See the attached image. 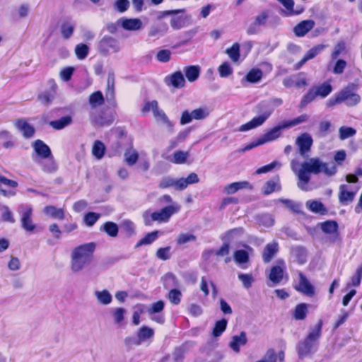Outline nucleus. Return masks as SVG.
Wrapping results in <instances>:
<instances>
[{
	"label": "nucleus",
	"mask_w": 362,
	"mask_h": 362,
	"mask_svg": "<svg viewBox=\"0 0 362 362\" xmlns=\"http://www.w3.org/2000/svg\"><path fill=\"white\" fill-rule=\"evenodd\" d=\"M188 151H177L173 153V158L171 161L175 164L185 163L189 157Z\"/></svg>",
	"instance_id": "4d7b16f0"
},
{
	"label": "nucleus",
	"mask_w": 362,
	"mask_h": 362,
	"mask_svg": "<svg viewBox=\"0 0 362 362\" xmlns=\"http://www.w3.org/2000/svg\"><path fill=\"white\" fill-rule=\"evenodd\" d=\"M278 249L279 245L278 243L276 242L267 244L262 254L263 261L266 263L269 262L273 258V257L278 252Z\"/></svg>",
	"instance_id": "c85d7f7f"
},
{
	"label": "nucleus",
	"mask_w": 362,
	"mask_h": 362,
	"mask_svg": "<svg viewBox=\"0 0 362 362\" xmlns=\"http://www.w3.org/2000/svg\"><path fill=\"white\" fill-rule=\"evenodd\" d=\"M121 228L129 236L132 235L135 232V224L130 220L126 219L121 223Z\"/></svg>",
	"instance_id": "774afa93"
},
{
	"label": "nucleus",
	"mask_w": 362,
	"mask_h": 362,
	"mask_svg": "<svg viewBox=\"0 0 362 362\" xmlns=\"http://www.w3.org/2000/svg\"><path fill=\"white\" fill-rule=\"evenodd\" d=\"M219 75L222 78H226L233 74V68L228 62H223L218 67Z\"/></svg>",
	"instance_id": "e2e57ef3"
},
{
	"label": "nucleus",
	"mask_w": 362,
	"mask_h": 362,
	"mask_svg": "<svg viewBox=\"0 0 362 362\" xmlns=\"http://www.w3.org/2000/svg\"><path fill=\"white\" fill-rule=\"evenodd\" d=\"M240 44L235 42L230 47L226 49V53L228 54L232 62H238L240 57Z\"/></svg>",
	"instance_id": "c03bdc74"
},
{
	"label": "nucleus",
	"mask_w": 362,
	"mask_h": 362,
	"mask_svg": "<svg viewBox=\"0 0 362 362\" xmlns=\"http://www.w3.org/2000/svg\"><path fill=\"white\" fill-rule=\"evenodd\" d=\"M307 80L305 78H300L297 76H291L284 78L283 85L286 88L296 86L300 88L307 86Z\"/></svg>",
	"instance_id": "4be33fe9"
},
{
	"label": "nucleus",
	"mask_w": 362,
	"mask_h": 362,
	"mask_svg": "<svg viewBox=\"0 0 362 362\" xmlns=\"http://www.w3.org/2000/svg\"><path fill=\"white\" fill-rule=\"evenodd\" d=\"M284 276V269L280 266H274L271 269L269 279L275 284L280 283Z\"/></svg>",
	"instance_id": "58836bf2"
},
{
	"label": "nucleus",
	"mask_w": 362,
	"mask_h": 362,
	"mask_svg": "<svg viewBox=\"0 0 362 362\" xmlns=\"http://www.w3.org/2000/svg\"><path fill=\"white\" fill-rule=\"evenodd\" d=\"M247 343V338L245 332H241L238 335L232 337L229 343V347L235 353H239L240 346H245Z\"/></svg>",
	"instance_id": "a211bd4d"
},
{
	"label": "nucleus",
	"mask_w": 362,
	"mask_h": 362,
	"mask_svg": "<svg viewBox=\"0 0 362 362\" xmlns=\"http://www.w3.org/2000/svg\"><path fill=\"white\" fill-rule=\"evenodd\" d=\"M349 187L343 184L339 188V202L342 205H348L351 203L356 194V192L349 191Z\"/></svg>",
	"instance_id": "4468645a"
},
{
	"label": "nucleus",
	"mask_w": 362,
	"mask_h": 362,
	"mask_svg": "<svg viewBox=\"0 0 362 362\" xmlns=\"http://www.w3.org/2000/svg\"><path fill=\"white\" fill-rule=\"evenodd\" d=\"M315 26L313 20H305L297 24L293 28V33L297 37L305 36Z\"/></svg>",
	"instance_id": "6ab92c4d"
},
{
	"label": "nucleus",
	"mask_w": 362,
	"mask_h": 362,
	"mask_svg": "<svg viewBox=\"0 0 362 362\" xmlns=\"http://www.w3.org/2000/svg\"><path fill=\"white\" fill-rule=\"evenodd\" d=\"M0 144L6 149L13 148L16 146L14 136L8 131H0Z\"/></svg>",
	"instance_id": "5701e85b"
},
{
	"label": "nucleus",
	"mask_w": 362,
	"mask_h": 362,
	"mask_svg": "<svg viewBox=\"0 0 362 362\" xmlns=\"http://www.w3.org/2000/svg\"><path fill=\"white\" fill-rule=\"evenodd\" d=\"M356 131L352 127H341L339 129V137L341 140H344L354 136Z\"/></svg>",
	"instance_id": "69168bd1"
},
{
	"label": "nucleus",
	"mask_w": 362,
	"mask_h": 362,
	"mask_svg": "<svg viewBox=\"0 0 362 362\" xmlns=\"http://www.w3.org/2000/svg\"><path fill=\"white\" fill-rule=\"evenodd\" d=\"M124 158L126 163L129 165H134L138 160L139 153L132 146L126 149L124 153Z\"/></svg>",
	"instance_id": "7c9ffc66"
},
{
	"label": "nucleus",
	"mask_w": 362,
	"mask_h": 362,
	"mask_svg": "<svg viewBox=\"0 0 362 362\" xmlns=\"http://www.w3.org/2000/svg\"><path fill=\"white\" fill-rule=\"evenodd\" d=\"M182 293L177 288H172L168 293V298L170 302L173 305H178L182 298Z\"/></svg>",
	"instance_id": "052dcab7"
},
{
	"label": "nucleus",
	"mask_w": 362,
	"mask_h": 362,
	"mask_svg": "<svg viewBox=\"0 0 362 362\" xmlns=\"http://www.w3.org/2000/svg\"><path fill=\"white\" fill-rule=\"evenodd\" d=\"M106 98L107 100L115 99V74H114V73L108 74Z\"/></svg>",
	"instance_id": "a18cd8bd"
},
{
	"label": "nucleus",
	"mask_w": 362,
	"mask_h": 362,
	"mask_svg": "<svg viewBox=\"0 0 362 362\" xmlns=\"http://www.w3.org/2000/svg\"><path fill=\"white\" fill-rule=\"evenodd\" d=\"M104 103V97L100 91H96L92 93L89 97V103L91 106L90 111H96L95 107L103 105Z\"/></svg>",
	"instance_id": "f704fd0d"
},
{
	"label": "nucleus",
	"mask_w": 362,
	"mask_h": 362,
	"mask_svg": "<svg viewBox=\"0 0 362 362\" xmlns=\"http://www.w3.org/2000/svg\"><path fill=\"white\" fill-rule=\"evenodd\" d=\"M179 182V187L181 191L186 189L189 185L198 183L199 182V179L195 173H192L187 178H180Z\"/></svg>",
	"instance_id": "e433bc0d"
},
{
	"label": "nucleus",
	"mask_w": 362,
	"mask_h": 362,
	"mask_svg": "<svg viewBox=\"0 0 362 362\" xmlns=\"http://www.w3.org/2000/svg\"><path fill=\"white\" fill-rule=\"evenodd\" d=\"M15 127L22 132L23 136L29 139L34 136L35 128L24 119H18L15 122Z\"/></svg>",
	"instance_id": "2eb2a0df"
},
{
	"label": "nucleus",
	"mask_w": 362,
	"mask_h": 362,
	"mask_svg": "<svg viewBox=\"0 0 362 362\" xmlns=\"http://www.w3.org/2000/svg\"><path fill=\"white\" fill-rule=\"evenodd\" d=\"M105 150H106V148H105L104 144L99 140H96L93 143V145L92 147V154L98 160H100L103 158V156L105 155Z\"/></svg>",
	"instance_id": "ea45409f"
},
{
	"label": "nucleus",
	"mask_w": 362,
	"mask_h": 362,
	"mask_svg": "<svg viewBox=\"0 0 362 362\" xmlns=\"http://www.w3.org/2000/svg\"><path fill=\"white\" fill-rule=\"evenodd\" d=\"M298 276L299 282L295 286L296 290L307 296L313 297L315 295L314 286L302 272H299Z\"/></svg>",
	"instance_id": "f8f14e48"
},
{
	"label": "nucleus",
	"mask_w": 362,
	"mask_h": 362,
	"mask_svg": "<svg viewBox=\"0 0 362 362\" xmlns=\"http://www.w3.org/2000/svg\"><path fill=\"white\" fill-rule=\"evenodd\" d=\"M170 250L171 247L170 246L159 248L156 252L157 258L163 261H165L170 259Z\"/></svg>",
	"instance_id": "0e129e2a"
},
{
	"label": "nucleus",
	"mask_w": 362,
	"mask_h": 362,
	"mask_svg": "<svg viewBox=\"0 0 362 362\" xmlns=\"http://www.w3.org/2000/svg\"><path fill=\"white\" fill-rule=\"evenodd\" d=\"M316 98L317 96L315 93V89H313V88H311L310 89H309L308 93L303 96L299 104V107L300 109L305 108L309 103L314 101Z\"/></svg>",
	"instance_id": "8fccbe9b"
},
{
	"label": "nucleus",
	"mask_w": 362,
	"mask_h": 362,
	"mask_svg": "<svg viewBox=\"0 0 362 362\" xmlns=\"http://www.w3.org/2000/svg\"><path fill=\"white\" fill-rule=\"evenodd\" d=\"M95 296L98 301L103 305H108L112 302V297L107 290L95 291Z\"/></svg>",
	"instance_id": "37998d69"
},
{
	"label": "nucleus",
	"mask_w": 362,
	"mask_h": 362,
	"mask_svg": "<svg viewBox=\"0 0 362 362\" xmlns=\"http://www.w3.org/2000/svg\"><path fill=\"white\" fill-rule=\"evenodd\" d=\"M308 118H309V117L306 114L300 115V116H298L293 119L284 122V123L285 124L284 127H286V129L293 127L299 124L307 122L308 120Z\"/></svg>",
	"instance_id": "5fc2aeb1"
},
{
	"label": "nucleus",
	"mask_w": 362,
	"mask_h": 362,
	"mask_svg": "<svg viewBox=\"0 0 362 362\" xmlns=\"http://www.w3.org/2000/svg\"><path fill=\"white\" fill-rule=\"evenodd\" d=\"M95 248L96 244L90 242L80 245L72 250L70 263L72 272L78 273L91 263Z\"/></svg>",
	"instance_id": "f03ea898"
},
{
	"label": "nucleus",
	"mask_w": 362,
	"mask_h": 362,
	"mask_svg": "<svg viewBox=\"0 0 362 362\" xmlns=\"http://www.w3.org/2000/svg\"><path fill=\"white\" fill-rule=\"evenodd\" d=\"M234 260L238 264H245L249 260V255L244 250H238L235 251L233 255Z\"/></svg>",
	"instance_id": "13d9d810"
},
{
	"label": "nucleus",
	"mask_w": 362,
	"mask_h": 362,
	"mask_svg": "<svg viewBox=\"0 0 362 362\" xmlns=\"http://www.w3.org/2000/svg\"><path fill=\"white\" fill-rule=\"evenodd\" d=\"M284 122L279 125L274 127V128L271 129L268 132H267L265 134L262 135L260 137L262 140L264 141V144L273 141L274 140H276L278 138H279L281 135V130L286 129V127H284Z\"/></svg>",
	"instance_id": "dca6fc26"
},
{
	"label": "nucleus",
	"mask_w": 362,
	"mask_h": 362,
	"mask_svg": "<svg viewBox=\"0 0 362 362\" xmlns=\"http://www.w3.org/2000/svg\"><path fill=\"white\" fill-rule=\"evenodd\" d=\"M136 334L141 344L147 341H151L154 337V330L149 327L142 326L138 329Z\"/></svg>",
	"instance_id": "cd10ccee"
},
{
	"label": "nucleus",
	"mask_w": 362,
	"mask_h": 362,
	"mask_svg": "<svg viewBox=\"0 0 362 362\" xmlns=\"http://www.w3.org/2000/svg\"><path fill=\"white\" fill-rule=\"evenodd\" d=\"M263 76V72L259 69H252L245 76L247 82L255 83L259 82Z\"/></svg>",
	"instance_id": "49530a36"
},
{
	"label": "nucleus",
	"mask_w": 362,
	"mask_h": 362,
	"mask_svg": "<svg viewBox=\"0 0 362 362\" xmlns=\"http://www.w3.org/2000/svg\"><path fill=\"white\" fill-rule=\"evenodd\" d=\"M180 209L179 204H173L153 212L150 210L145 211L142 215L144 223L148 226H151L153 222L167 223L170 217L177 213Z\"/></svg>",
	"instance_id": "39448f33"
},
{
	"label": "nucleus",
	"mask_w": 362,
	"mask_h": 362,
	"mask_svg": "<svg viewBox=\"0 0 362 362\" xmlns=\"http://www.w3.org/2000/svg\"><path fill=\"white\" fill-rule=\"evenodd\" d=\"M179 183V179L176 180L173 177L168 176L164 177L160 180L158 184V187L161 189H166L172 187L176 190H180Z\"/></svg>",
	"instance_id": "2f4dec72"
},
{
	"label": "nucleus",
	"mask_w": 362,
	"mask_h": 362,
	"mask_svg": "<svg viewBox=\"0 0 362 362\" xmlns=\"http://www.w3.org/2000/svg\"><path fill=\"white\" fill-rule=\"evenodd\" d=\"M32 146L37 159H47L52 157V154L50 148L43 141L37 139L33 143Z\"/></svg>",
	"instance_id": "ddd939ff"
},
{
	"label": "nucleus",
	"mask_w": 362,
	"mask_h": 362,
	"mask_svg": "<svg viewBox=\"0 0 362 362\" xmlns=\"http://www.w3.org/2000/svg\"><path fill=\"white\" fill-rule=\"evenodd\" d=\"M321 230L326 234L337 233L338 223L335 221H327L319 223Z\"/></svg>",
	"instance_id": "4c0bfd02"
},
{
	"label": "nucleus",
	"mask_w": 362,
	"mask_h": 362,
	"mask_svg": "<svg viewBox=\"0 0 362 362\" xmlns=\"http://www.w3.org/2000/svg\"><path fill=\"white\" fill-rule=\"evenodd\" d=\"M33 160L39 164L42 170L47 173H54L57 169V165L54 160V157L52 155V157L47 158V160H42V159L35 158L34 156H33Z\"/></svg>",
	"instance_id": "412c9836"
},
{
	"label": "nucleus",
	"mask_w": 362,
	"mask_h": 362,
	"mask_svg": "<svg viewBox=\"0 0 362 362\" xmlns=\"http://www.w3.org/2000/svg\"><path fill=\"white\" fill-rule=\"evenodd\" d=\"M257 221L259 224L265 227H271L274 223V219L273 216L269 214H262L258 215L257 217Z\"/></svg>",
	"instance_id": "864d4df0"
},
{
	"label": "nucleus",
	"mask_w": 362,
	"mask_h": 362,
	"mask_svg": "<svg viewBox=\"0 0 362 362\" xmlns=\"http://www.w3.org/2000/svg\"><path fill=\"white\" fill-rule=\"evenodd\" d=\"M307 208L315 214L320 215H325L327 213V209L325 205L317 200H308L306 202Z\"/></svg>",
	"instance_id": "a878e982"
},
{
	"label": "nucleus",
	"mask_w": 362,
	"mask_h": 362,
	"mask_svg": "<svg viewBox=\"0 0 362 362\" xmlns=\"http://www.w3.org/2000/svg\"><path fill=\"white\" fill-rule=\"evenodd\" d=\"M101 231H104L108 236L116 238L118 235L119 227L117 223L112 221L104 223L100 228Z\"/></svg>",
	"instance_id": "c756f323"
},
{
	"label": "nucleus",
	"mask_w": 362,
	"mask_h": 362,
	"mask_svg": "<svg viewBox=\"0 0 362 362\" xmlns=\"http://www.w3.org/2000/svg\"><path fill=\"white\" fill-rule=\"evenodd\" d=\"M250 186V183L246 181L243 182H235L230 185H228L225 187V191L228 194H232L238 192V190L244 188H247Z\"/></svg>",
	"instance_id": "a19ab883"
},
{
	"label": "nucleus",
	"mask_w": 362,
	"mask_h": 362,
	"mask_svg": "<svg viewBox=\"0 0 362 362\" xmlns=\"http://www.w3.org/2000/svg\"><path fill=\"white\" fill-rule=\"evenodd\" d=\"M209 115V110L207 107H199L189 112L185 110L182 112L180 117V124L185 125L190 123L192 119L201 120L206 118Z\"/></svg>",
	"instance_id": "0eeeda50"
},
{
	"label": "nucleus",
	"mask_w": 362,
	"mask_h": 362,
	"mask_svg": "<svg viewBox=\"0 0 362 362\" xmlns=\"http://www.w3.org/2000/svg\"><path fill=\"white\" fill-rule=\"evenodd\" d=\"M100 52L107 54L110 52H117L119 50V42L117 39L105 35L98 42V46Z\"/></svg>",
	"instance_id": "1a4fd4ad"
},
{
	"label": "nucleus",
	"mask_w": 362,
	"mask_h": 362,
	"mask_svg": "<svg viewBox=\"0 0 362 362\" xmlns=\"http://www.w3.org/2000/svg\"><path fill=\"white\" fill-rule=\"evenodd\" d=\"M356 86L350 83L342 88L334 96L330 98L327 103L328 107H332L344 103L348 107H354L361 102V96L356 93Z\"/></svg>",
	"instance_id": "20e7f679"
},
{
	"label": "nucleus",
	"mask_w": 362,
	"mask_h": 362,
	"mask_svg": "<svg viewBox=\"0 0 362 362\" xmlns=\"http://www.w3.org/2000/svg\"><path fill=\"white\" fill-rule=\"evenodd\" d=\"M325 45H317L311 49H310L302 58V59L296 64V68H300L305 64L308 60L315 58L317 55L320 54L326 48Z\"/></svg>",
	"instance_id": "f3484780"
},
{
	"label": "nucleus",
	"mask_w": 362,
	"mask_h": 362,
	"mask_svg": "<svg viewBox=\"0 0 362 362\" xmlns=\"http://www.w3.org/2000/svg\"><path fill=\"white\" fill-rule=\"evenodd\" d=\"M308 313V305L305 303H300L296 305L294 310V318L298 320H304Z\"/></svg>",
	"instance_id": "603ef678"
},
{
	"label": "nucleus",
	"mask_w": 362,
	"mask_h": 362,
	"mask_svg": "<svg viewBox=\"0 0 362 362\" xmlns=\"http://www.w3.org/2000/svg\"><path fill=\"white\" fill-rule=\"evenodd\" d=\"M228 321L223 318L216 322L213 328L212 335L214 337H220L227 327Z\"/></svg>",
	"instance_id": "09e8293b"
},
{
	"label": "nucleus",
	"mask_w": 362,
	"mask_h": 362,
	"mask_svg": "<svg viewBox=\"0 0 362 362\" xmlns=\"http://www.w3.org/2000/svg\"><path fill=\"white\" fill-rule=\"evenodd\" d=\"M100 214L95 212H88L84 216V222L88 226H93L100 218Z\"/></svg>",
	"instance_id": "338daca9"
},
{
	"label": "nucleus",
	"mask_w": 362,
	"mask_h": 362,
	"mask_svg": "<svg viewBox=\"0 0 362 362\" xmlns=\"http://www.w3.org/2000/svg\"><path fill=\"white\" fill-rule=\"evenodd\" d=\"M73 122V118L71 115L62 117L59 119L52 120L49 122V125L55 130H61L71 125Z\"/></svg>",
	"instance_id": "b1692460"
},
{
	"label": "nucleus",
	"mask_w": 362,
	"mask_h": 362,
	"mask_svg": "<svg viewBox=\"0 0 362 362\" xmlns=\"http://www.w3.org/2000/svg\"><path fill=\"white\" fill-rule=\"evenodd\" d=\"M158 231L155 230L147 233L143 238H141L136 245V247H139L144 245H150L158 238Z\"/></svg>",
	"instance_id": "3c124183"
},
{
	"label": "nucleus",
	"mask_w": 362,
	"mask_h": 362,
	"mask_svg": "<svg viewBox=\"0 0 362 362\" xmlns=\"http://www.w3.org/2000/svg\"><path fill=\"white\" fill-rule=\"evenodd\" d=\"M122 27L127 30H138L142 26V23L139 18H121Z\"/></svg>",
	"instance_id": "bb28decb"
},
{
	"label": "nucleus",
	"mask_w": 362,
	"mask_h": 362,
	"mask_svg": "<svg viewBox=\"0 0 362 362\" xmlns=\"http://www.w3.org/2000/svg\"><path fill=\"white\" fill-rule=\"evenodd\" d=\"M274 110V108L272 107L270 103L263 100L256 106V112L258 115L255 117L262 125L272 115Z\"/></svg>",
	"instance_id": "9b49d317"
},
{
	"label": "nucleus",
	"mask_w": 362,
	"mask_h": 362,
	"mask_svg": "<svg viewBox=\"0 0 362 362\" xmlns=\"http://www.w3.org/2000/svg\"><path fill=\"white\" fill-rule=\"evenodd\" d=\"M165 83L176 88H181L185 85V79L181 71H176L165 78Z\"/></svg>",
	"instance_id": "aec40b11"
},
{
	"label": "nucleus",
	"mask_w": 362,
	"mask_h": 362,
	"mask_svg": "<svg viewBox=\"0 0 362 362\" xmlns=\"http://www.w3.org/2000/svg\"><path fill=\"white\" fill-rule=\"evenodd\" d=\"M154 117L160 121H162L165 124H166L169 128L173 127L172 122L169 120L168 117L165 115V113L158 108V105L156 107V109L153 112Z\"/></svg>",
	"instance_id": "bf43d9fd"
},
{
	"label": "nucleus",
	"mask_w": 362,
	"mask_h": 362,
	"mask_svg": "<svg viewBox=\"0 0 362 362\" xmlns=\"http://www.w3.org/2000/svg\"><path fill=\"white\" fill-rule=\"evenodd\" d=\"M89 47L83 43L78 44L75 47V54L80 60L84 59L88 54Z\"/></svg>",
	"instance_id": "6e6d98bb"
},
{
	"label": "nucleus",
	"mask_w": 362,
	"mask_h": 362,
	"mask_svg": "<svg viewBox=\"0 0 362 362\" xmlns=\"http://www.w3.org/2000/svg\"><path fill=\"white\" fill-rule=\"evenodd\" d=\"M43 213L46 216L58 220H63L65 216L64 211L63 210V209L57 208L52 205L46 206L43 209Z\"/></svg>",
	"instance_id": "393cba45"
},
{
	"label": "nucleus",
	"mask_w": 362,
	"mask_h": 362,
	"mask_svg": "<svg viewBox=\"0 0 362 362\" xmlns=\"http://www.w3.org/2000/svg\"><path fill=\"white\" fill-rule=\"evenodd\" d=\"M316 96H320L322 98H326L332 91V87L330 83L325 82L321 85L313 86Z\"/></svg>",
	"instance_id": "72a5a7b5"
},
{
	"label": "nucleus",
	"mask_w": 362,
	"mask_h": 362,
	"mask_svg": "<svg viewBox=\"0 0 362 362\" xmlns=\"http://www.w3.org/2000/svg\"><path fill=\"white\" fill-rule=\"evenodd\" d=\"M185 76L189 82L196 81L200 74L199 66H189L184 68Z\"/></svg>",
	"instance_id": "c9c22d12"
},
{
	"label": "nucleus",
	"mask_w": 362,
	"mask_h": 362,
	"mask_svg": "<svg viewBox=\"0 0 362 362\" xmlns=\"http://www.w3.org/2000/svg\"><path fill=\"white\" fill-rule=\"evenodd\" d=\"M75 28V23L71 21L63 22L61 25L62 35L64 39H69L73 34Z\"/></svg>",
	"instance_id": "79ce46f5"
},
{
	"label": "nucleus",
	"mask_w": 362,
	"mask_h": 362,
	"mask_svg": "<svg viewBox=\"0 0 362 362\" xmlns=\"http://www.w3.org/2000/svg\"><path fill=\"white\" fill-rule=\"evenodd\" d=\"M90 118L91 122L98 127L110 126L115 120L112 113L98 112L97 110L90 112Z\"/></svg>",
	"instance_id": "6e6552de"
},
{
	"label": "nucleus",
	"mask_w": 362,
	"mask_h": 362,
	"mask_svg": "<svg viewBox=\"0 0 362 362\" xmlns=\"http://www.w3.org/2000/svg\"><path fill=\"white\" fill-rule=\"evenodd\" d=\"M322 321L310 329L308 335L296 344V351L300 359H303L314 354L318 349V341L322 335Z\"/></svg>",
	"instance_id": "7ed1b4c3"
},
{
	"label": "nucleus",
	"mask_w": 362,
	"mask_h": 362,
	"mask_svg": "<svg viewBox=\"0 0 362 362\" xmlns=\"http://www.w3.org/2000/svg\"><path fill=\"white\" fill-rule=\"evenodd\" d=\"M162 279L163 286L165 289H172V288H175L179 286V281L175 275L173 273L168 272L165 274Z\"/></svg>",
	"instance_id": "473e14b6"
},
{
	"label": "nucleus",
	"mask_w": 362,
	"mask_h": 362,
	"mask_svg": "<svg viewBox=\"0 0 362 362\" xmlns=\"http://www.w3.org/2000/svg\"><path fill=\"white\" fill-rule=\"evenodd\" d=\"M313 140L308 133H303L296 139V144L299 149V154L304 158H308V153L310 151Z\"/></svg>",
	"instance_id": "9d476101"
},
{
	"label": "nucleus",
	"mask_w": 362,
	"mask_h": 362,
	"mask_svg": "<svg viewBox=\"0 0 362 362\" xmlns=\"http://www.w3.org/2000/svg\"><path fill=\"white\" fill-rule=\"evenodd\" d=\"M238 279L242 282L243 286L245 288H250L255 279L251 274H243L240 273L238 276Z\"/></svg>",
	"instance_id": "680f3d73"
},
{
	"label": "nucleus",
	"mask_w": 362,
	"mask_h": 362,
	"mask_svg": "<svg viewBox=\"0 0 362 362\" xmlns=\"http://www.w3.org/2000/svg\"><path fill=\"white\" fill-rule=\"evenodd\" d=\"M298 163L296 160L291 162V170L296 173L298 178V187L303 190L308 191V184L310 180V175H319L323 173L327 177L334 176L337 173V167L334 162H323L320 158H310L300 164V168L297 170L296 166Z\"/></svg>",
	"instance_id": "f257e3e1"
},
{
	"label": "nucleus",
	"mask_w": 362,
	"mask_h": 362,
	"mask_svg": "<svg viewBox=\"0 0 362 362\" xmlns=\"http://www.w3.org/2000/svg\"><path fill=\"white\" fill-rule=\"evenodd\" d=\"M292 253L297 259L299 264H304L306 262L307 251L302 246H296L292 249Z\"/></svg>",
	"instance_id": "de8ad7c7"
},
{
	"label": "nucleus",
	"mask_w": 362,
	"mask_h": 362,
	"mask_svg": "<svg viewBox=\"0 0 362 362\" xmlns=\"http://www.w3.org/2000/svg\"><path fill=\"white\" fill-rule=\"evenodd\" d=\"M18 212L21 214V227L28 232H33L35 225L33 222V208L30 205L21 204L19 206Z\"/></svg>",
	"instance_id": "423d86ee"
}]
</instances>
